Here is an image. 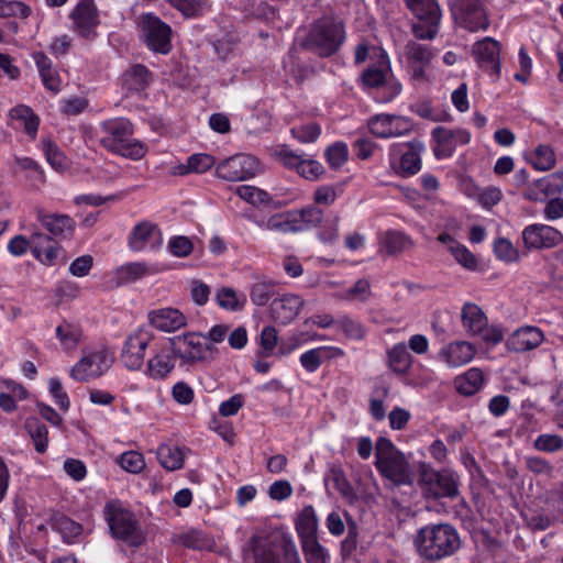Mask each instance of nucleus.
Here are the masks:
<instances>
[{"instance_id":"1","label":"nucleus","mask_w":563,"mask_h":563,"mask_svg":"<svg viewBox=\"0 0 563 563\" xmlns=\"http://www.w3.org/2000/svg\"><path fill=\"white\" fill-rule=\"evenodd\" d=\"M418 553L428 561H440L453 555L461 545L456 529L449 523L428 525L415 537Z\"/></svg>"},{"instance_id":"2","label":"nucleus","mask_w":563,"mask_h":563,"mask_svg":"<svg viewBox=\"0 0 563 563\" xmlns=\"http://www.w3.org/2000/svg\"><path fill=\"white\" fill-rule=\"evenodd\" d=\"M345 37V26L342 20L334 16H321L310 24L300 45L317 56L327 58L338 53Z\"/></svg>"},{"instance_id":"3","label":"nucleus","mask_w":563,"mask_h":563,"mask_svg":"<svg viewBox=\"0 0 563 563\" xmlns=\"http://www.w3.org/2000/svg\"><path fill=\"white\" fill-rule=\"evenodd\" d=\"M100 144L102 147L130 159H141L145 155V146L132 137L133 126L123 118L107 120L100 123Z\"/></svg>"},{"instance_id":"4","label":"nucleus","mask_w":563,"mask_h":563,"mask_svg":"<svg viewBox=\"0 0 563 563\" xmlns=\"http://www.w3.org/2000/svg\"><path fill=\"white\" fill-rule=\"evenodd\" d=\"M104 518L111 536L131 548H139L146 541V532L142 529L135 514L120 501H109L104 506Z\"/></svg>"},{"instance_id":"5","label":"nucleus","mask_w":563,"mask_h":563,"mask_svg":"<svg viewBox=\"0 0 563 563\" xmlns=\"http://www.w3.org/2000/svg\"><path fill=\"white\" fill-rule=\"evenodd\" d=\"M375 449V466L383 477L397 486L413 483L415 474L406 456L389 439L378 438Z\"/></svg>"},{"instance_id":"6","label":"nucleus","mask_w":563,"mask_h":563,"mask_svg":"<svg viewBox=\"0 0 563 563\" xmlns=\"http://www.w3.org/2000/svg\"><path fill=\"white\" fill-rule=\"evenodd\" d=\"M419 486L427 498H453L459 494L460 477L450 470L435 471L421 464Z\"/></svg>"},{"instance_id":"7","label":"nucleus","mask_w":563,"mask_h":563,"mask_svg":"<svg viewBox=\"0 0 563 563\" xmlns=\"http://www.w3.org/2000/svg\"><path fill=\"white\" fill-rule=\"evenodd\" d=\"M407 8L418 19L411 31L419 40H433L439 32L442 12L437 0H405Z\"/></svg>"},{"instance_id":"8","label":"nucleus","mask_w":563,"mask_h":563,"mask_svg":"<svg viewBox=\"0 0 563 563\" xmlns=\"http://www.w3.org/2000/svg\"><path fill=\"white\" fill-rule=\"evenodd\" d=\"M407 8L418 19L411 31L419 40H433L439 32L442 12L437 0H405Z\"/></svg>"},{"instance_id":"9","label":"nucleus","mask_w":563,"mask_h":563,"mask_svg":"<svg viewBox=\"0 0 563 563\" xmlns=\"http://www.w3.org/2000/svg\"><path fill=\"white\" fill-rule=\"evenodd\" d=\"M449 8L455 23L471 32L489 26L488 14L479 0H450Z\"/></svg>"},{"instance_id":"10","label":"nucleus","mask_w":563,"mask_h":563,"mask_svg":"<svg viewBox=\"0 0 563 563\" xmlns=\"http://www.w3.org/2000/svg\"><path fill=\"white\" fill-rule=\"evenodd\" d=\"M261 163L255 156L236 154L220 162L216 167L219 178L228 181H242L261 173Z\"/></svg>"},{"instance_id":"11","label":"nucleus","mask_w":563,"mask_h":563,"mask_svg":"<svg viewBox=\"0 0 563 563\" xmlns=\"http://www.w3.org/2000/svg\"><path fill=\"white\" fill-rule=\"evenodd\" d=\"M141 30L147 47L161 54H167L172 49V29L158 16L145 13L141 16Z\"/></svg>"},{"instance_id":"12","label":"nucleus","mask_w":563,"mask_h":563,"mask_svg":"<svg viewBox=\"0 0 563 563\" xmlns=\"http://www.w3.org/2000/svg\"><path fill=\"white\" fill-rule=\"evenodd\" d=\"M172 354L186 364H195L206 358V352L212 347L201 341V335L188 332L169 339Z\"/></svg>"},{"instance_id":"13","label":"nucleus","mask_w":563,"mask_h":563,"mask_svg":"<svg viewBox=\"0 0 563 563\" xmlns=\"http://www.w3.org/2000/svg\"><path fill=\"white\" fill-rule=\"evenodd\" d=\"M153 339L151 331L140 328L125 339L120 358L130 371H137L143 366L145 350Z\"/></svg>"},{"instance_id":"14","label":"nucleus","mask_w":563,"mask_h":563,"mask_svg":"<svg viewBox=\"0 0 563 563\" xmlns=\"http://www.w3.org/2000/svg\"><path fill=\"white\" fill-rule=\"evenodd\" d=\"M367 126L376 137L388 139L408 134L413 124L409 118L402 115L380 113L372 117Z\"/></svg>"},{"instance_id":"15","label":"nucleus","mask_w":563,"mask_h":563,"mask_svg":"<svg viewBox=\"0 0 563 563\" xmlns=\"http://www.w3.org/2000/svg\"><path fill=\"white\" fill-rule=\"evenodd\" d=\"M404 55L408 65L410 78L417 82L427 80L426 69L433 58L432 48L429 45L420 44L416 41H408Z\"/></svg>"},{"instance_id":"16","label":"nucleus","mask_w":563,"mask_h":563,"mask_svg":"<svg viewBox=\"0 0 563 563\" xmlns=\"http://www.w3.org/2000/svg\"><path fill=\"white\" fill-rule=\"evenodd\" d=\"M522 241L527 250H548L560 245L563 234L553 227L534 223L523 229Z\"/></svg>"},{"instance_id":"17","label":"nucleus","mask_w":563,"mask_h":563,"mask_svg":"<svg viewBox=\"0 0 563 563\" xmlns=\"http://www.w3.org/2000/svg\"><path fill=\"white\" fill-rule=\"evenodd\" d=\"M111 360L106 350L95 351L84 356L70 371V376L79 382L100 377L110 367Z\"/></svg>"},{"instance_id":"18","label":"nucleus","mask_w":563,"mask_h":563,"mask_svg":"<svg viewBox=\"0 0 563 563\" xmlns=\"http://www.w3.org/2000/svg\"><path fill=\"white\" fill-rule=\"evenodd\" d=\"M75 31L84 38L97 36L96 29L100 23L99 12L93 0H80L70 13Z\"/></svg>"},{"instance_id":"19","label":"nucleus","mask_w":563,"mask_h":563,"mask_svg":"<svg viewBox=\"0 0 563 563\" xmlns=\"http://www.w3.org/2000/svg\"><path fill=\"white\" fill-rule=\"evenodd\" d=\"M431 134L437 142L433 152L438 158L451 156L456 146L465 145L471 141L470 132L464 129L435 126Z\"/></svg>"},{"instance_id":"20","label":"nucleus","mask_w":563,"mask_h":563,"mask_svg":"<svg viewBox=\"0 0 563 563\" xmlns=\"http://www.w3.org/2000/svg\"><path fill=\"white\" fill-rule=\"evenodd\" d=\"M162 243L163 235L159 228L150 221L139 222L128 235V245L134 252H142L147 247L156 250Z\"/></svg>"},{"instance_id":"21","label":"nucleus","mask_w":563,"mask_h":563,"mask_svg":"<svg viewBox=\"0 0 563 563\" xmlns=\"http://www.w3.org/2000/svg\"><path fill=\"white\" fill-rule=\"evenodd\" d=\"M303 303V299L295 294H284L274 298L271 303L272 318L283 324H288L298 316Z\"/></svg>"},{"instance_id":"22","label":"nucleus","mask_w":563,"mask_h":563,"mask_svg":"<svg viewBox=\"0 0 563 563\" xmlns=\"http://www.w3.org/2000/svg\"><path fill=\"white\" fill-rule=\"evenodd\" d=\"M544 341L543 332L532 325H526L516 330L506 342L508 351L527 352L537 349Z\"/></svg>"},{"instance_id":"23","label":"nucleus","mask_w":563,"mask_h":563,"mask_svg":"<svg viewBox=\"0 0 563 563\" xmlns=\"http://www.w3.org/2000/svg\"><path fill=\"white\" fill-rule=\"evenodd\" d=\"M563 188V174L552 173L528 185L525 197L531 201H542L548 196L561 191Z\"/></svg>"},{"instance_id":"24","label":"nucleus","mask_w":563,"mask_h":563,"mask_svg":"<svg viewBox=\"0 0 563 563\" xmlns=\"http://www.w3.org/2000/svg\"><path fill=\"white\" fill-rule=\"evenodd\" d=\"M37 219L58 240H67L74 235L76 223L67 214L44 213L42 210H37Z\"/></svg>"},{"instance_id":"25","label":"nucleus","mask_w":563,"mask_h":563,"mask_svg":"<svg viewBox=\"0 0 563 563\" xmlns=\"http://www.w3.org/2000/svg\"><path fill=\"white\" fill-rule=\"evenodd\" d=\"M150 323L162 332H174L187 324V318L178 309L161 308L148 312Z\"/></svg>"},{"instance_id":"26","label":"nucleus","mask_w":563,"mask_h":563,"mask_svg":"<svg viewBox=\"0 0 563 563\" xmlns=\"http://www.w3.org/2000/svg\"><path fill=\"white\" fill-rule=\"evenodd\" d=\"M462 324L464 329L485 340L489 339V330L487 329V317L482 309L472 302H466L461 312Z\"/></svg>"},{"instance_id":"27","label":"nucleus","mask_w":563,"mask_h":563,"mask_svg":"<svg viewBox=\"0 0 563 563\" xmlns=\"http://www.w3.org/2000/svg\"><path fill=\"white\" fill-rule=\"evenodd\" d=\"M473 345L465 341L451 342L439 352V358L450 367L467 364L474 357Z\"/></svg>"},{"instance_id":"28","label":"nucleus","mask_w":563,"mask_h":563,"mask_svg":"<svg viewBox=\"0 0 563 563\" xmlns=\"http://www.w3.org/2000/svg\"><path fill=\"white\" fill-rule=\"evenodd\" d=\"M277 283L264 275H255L250 287V299L257 307L266 306L277 295Z\"/></svg>"},{"instance_id":"29","label":"nucleus","mask_w":563,"mask_h":563,"mask_svg":"<svg viewBox=\"0 0 563 563\" xmlns=\"http://www.w3.org/2000/svg\"><path fill=\"white\" fill-rule=\"evenodd\" d=\"M295 528L300 542L318 538L319 520L311 505L305 506L297 515Z\"/></svg>"},{"instance_id":"30","label":"nucleus","mask_w":563,"mask_h":563,"mask_svg":"<svg viewBox=\"0 0 563 563\" xmlns=\"http://www.w3.org/2000/svg\"><path fill=\"white\" fill-rule=\"evenodd\" d=\"M379 252L390 256L398 255L413 247L412 240L396 230H388L383 233L379 238Z\"/></svg>"},{"instance_id":"31","label":"nucleus","mask_w":563,"mask_h":563,"mask_svg":"<svg viewBox=\"0 0 563 563\" xmlns=\"http://www.w3.org/2000/svg\"><path fill=\"white\" fill-rule=\"evenodd\" d=\"M33 59L38 68L44 87L54 93H58L62 80L58 71L53 67L52 60L43 52L34 53Z\"/></svg>"},{"instance_id":"32","label":"nucleus","mask_w":563,"mask_h":563,"mask_svg":"<svg viewBox=\"0 0 563 563\" xmlns=\"http://www.w3.org/2000/svg\"><path fill=\"white\" fill-rule=\"evenodd\" d=\"M343 350L336 346H320L301 354L300 364L309 373L316 372L324 360L342 356Z\"/></svg>"},{"instance_id":"33","label":"nucleus","mask_w":563,"mask_h":563,"mask_svg":"<svg viewBox=\"0 0 563 563\" xmlns=\"http://www.w3.org/2000/svg\"><path fill=\"white\" fill-rule=\"evenodd\" d=\"M438 240L442 243H450L449 251L461 266L470 271L477 268L475 255L465 245L454 241L449 234H440Z\"/></svg>"},{"instance_id":"34","label":"nucleus","mask_w":563,"mask_h":563,"mask_svg":"<svg viewBox=\"0 0 563 563\" xmlns=\"http://www.w3.org/2000/svg\"><path fill=\"white\" fill-rule=\"evenodd\" d=\"M24 428L33 441L35 451L43 454L48 446V429L35 417H29L25 420Z\"/></svg>"},{"instance_id":"35","label":"nucleus","mask_w":563,"mask_h":563,"mask_svg":"<svg viewBox=\"0 0 563 563\" xmlns=\"http://www.w3.org/2000/svg\"><path fill=\"white\" fill-rule=\"evenodd\" d=\"M174 367L173 356L162 351L148 360L146 374L153 379H164Z\"/></svg>"},{"instance_id":"36","label":"nucleus","mask_w":563,"mask_h":563,"mask_svg":"<svg viewBox=\"0 0 563 563\" xmlns=\"http://www.w3.org/2000/svg\"><path fill=\"white\" fill-rule=\"evenodd\" d=\"M388 366L396 374H406L411 366V355L405 343H397L387 352Z\"/></svg>"},{"instance_id":"37","label":"nucleus","mask_w":563,"mask_h":563,"mask_svg":"<svg viewBox=\"0 0 563 563\" xmlns=\"http://www.w3.org/2000/svg\"><path fill=\"white\" fill-rule=\"evenodd\" d=\"M325 483H331L333 488L336 489L344 499L349 501L355 499V492L340 466H331L325 476Z\"/></svg>"},{"instance_id":"38","label":"nucleus","mask_w":563,"mask_h":563,"mask_svg":"<svg viewBox=\"0 0 563 563\" xmlns=\"http://www.w3.org/2000/svg\"><path fill=\"white\" fill-rule=\"evenodd\" d=\"M483 373L478 368H471L455 379L456 390L465 396L474 395L483 385Z\"/></svg>"},{"instance_id":"39","label":"nucleus","mask_w":563,"mask_h":563,"mask_svg":"<svg viewBox=\"0 0 563 563\" xmlns=\"http://www.w3.org/2000/svg\"><path fill=\"white\" fill-rule=\"evenodd\" d=\"M157 459L167 471H176L184 466V454L178 446L163 444L157 449Z\"/></svg>"},{"instance_id":"40","label":"nucleus","mask_w":563,"mask_h":563,"mask_svg":"<svg viewBox=\"0 0 563 563\" xmlns=\"http://www.w3.org/2000/svg\"><path fill=\"white\" fill-rule=\"evenodd\" d=\"M409 150L400 157L401 173L406 176L417 174L421 168L420 152L423 150L421 143H409Z\"/></svg>"},{"instance_id":"41","label":"nucleus","mask_w":563,"mask_h":563,"mask_svg":"<svg viewBox=\"0 0 563 563\" xmlns=\"http://www.w3.org/2000/svg\"><path fill=\"white\" fill-rule=\"evenodd\" d=\"M263 227L269 231H278L283 233H291L302 231V227L298 224V221L294 217V213L274 214L272 216Z\"/></svg>"},{"instance_id":"42","label":"nucleus","mask_w":563,"mask_h":563,"mask_svg":"<svg viewBox=\"0 0 563 563\" xmlns=\"http://www.w3.org/2000/svg\"><path fill=\"white\" fill-rule=\"evenodd\" d=\"M530 163L537 170L545 172L555 166L556 156L551 146L542 144L531 153Z\"/></svg>"},{"instance_id":"43","label":"nucleus","mask_w":563,"mask_h":563,"mask_svg":"<svg viewBox=\"0 0 563 563\" xmlns=\"http://www.w3.org/2000/svg\"><path fill=\"white\" fill-rule=\"evenodd\" d=\"M10 117L14 120L23 122L26 133L31 136H35L40 120L30 107L19 104L10 110Z\"/></svg>"},{"instance_id":"44","label":"nucleus","mask_w":563,"mask_h":563,"mask_svg":"<svg viewBox=\"0 0 563 563\" xmlns=\"http://www.w3.org/2000/svg\"><path fill=\"white\" fill-rule=\"evenodd\" d=\"M473 55L479 67L493 71V37L486 36L473 45Z\"/></svg>"},{"instance_id":"45","label":"nucleus","mask_w":563,"mask_h":563,"mask_svg":"<svg viewBox=\"0 0 563 563\" xmlns=\"http://www.w3.org/2000/svg\"><path fill=\"white\" fill-rule=\"evenodd\" d=\"M390 65L387 59L382 66H371L362 74V82L368 88H377L384 86L386 79L390 75Z\"/></svg>"},{"instance_id":"46","label":"nucleus","mask_w":563,"mask_h":563,"mask_svg":"<svg viewBox=\"0 0 563 563\" xmlns=\"http://www.w3.org/2000/svg\"><path fill=\"white\" fill-rule=\"evenodd\" d=\"M371 296V284L364 278L356 280L352 287L336 295L339 299L350 302H366Z\"/></svg>"},{"instance_id":"47","label":"nucleus","mask_w":563,"mask_h":563,"mask_svg":"<svg viewBox=\"0 0 563 563\" xmlns=\"http://www.w3.org/2000/svg\"><path fill=\"white\" fill-rule=\"evenodd\" d=\"M300 545L307 563L329 562L330 554L318 538L300 542Z\"/></svg>"},{"instance_id":"48","label":"nucleus","mask_w":563,"mask_h":563,"mask_svg":"<svg viewBox=\"0 0 563 563\" xmlns=\"http://www.w3.org/2000/svg\"><path fill=\"white\" fill-rule=\"evenodd\" d=\"M338 328L343 332L347 340L361 341L366 335L365 325L349 316H342L336 320Z\"/></svg>"},{"instance_id":"49","label":"nucleus","mask_w":563,"mask_h":563,"mask_svg":"<svg viewBox=\"0 0 563 563\" xmlns=\"http://www.w3.org/2000/svg\"><path fill=\"white\" fill-rule=\"evenodd\" d=\"M245 301V296L239 297L230 287H223L217 294L218 305L227 310L240 311L244 308Z\"/></svg>"},{"instance_id":"50","label":"nucleus","mask_w":563,"mask_h":563,"mask_svg":"<svg viewBox=\"0 0 563 563\" xmlns=\"http://www.w3.org/2000/svg\"><path fill=\"white\" fill-rule=\"evenodd\" d=\"M32 13L30 5L18 0H0V18L26 19Z\"/></svg>"},{"instance_id":"51","label":"nucleus","mask_w":563,"mask_h":563,"mask_svg":"<svg viewBox=\"0 0 563 563\" xmlns=\"http://www.w3.org/2000/svg\"><path fill=\"white\" fill-rule=\"evenodd\" d=\"M292 213L298 224L302 227V231L319 225L323 219V211L316 206H309Z\"/></svg>"},{"instance_id":"52","label":"nucleus","mask_w":563,"mask_h":563,"mask_svg":"<svg viewBox=\"0 0 563 563\" xmlns=\"http://www.w3.org/2000/svg\"><path fill=\"white\" fill-rule=\"evenodd\" d=\"M56 336L64 347L74 349L80 340L81 331L71 323L63 322L56 328Z\"/></svg>"},{"instance_id":"53","label":"nucleus","mask_w":563,"mask_h":563,"mask_svg":"<svg viewBox=\"0 0 563 563\" xmlns=\"http://www.w3.org/2000/svg\"><path fill=\"white\" fill-rule=\"evenodd\" d=\"M146 274V267L142 263H129L119 267L115 272L118 284H129L142 278Z\"/></svg>"},{"instance_id":"54","label":"nucleus","mask_w":563,"mask_h":563,"mask_svg":"<svg viewBox=\"0 0 563 563\" xmlns=\"http://www.w3.org/2000/svg\"><path fill=\"white\" fill-rule=\"evenodd\" d=\"M125 81L135 90L144 89L148 82L151 73L144 65H134L125 73Z\"/></svg>"},{"instance_id":"55","label":"nucleus","mask_w":563,"mask_h":563,"mask_svg":"<svg viewBox=\"0 0 563 563\" xmlns=\"http://www.w3.org/2000/svg\"><path fill=\"white\" fill-rule=\"evenodd\" d=\"M324 156L330 167L338 169L347 161V146L343 142H335L325 150Z\"/></svg>"},{"instance_id":"56","label":"nucleus","mask_w":563,"mask_h":563,"mask_svg":"<svg viewBox=\"0 0 563 563\" xmlns=\"http://www.w3.org/2000/svg\"><path fill=\"white\" fill-rule=\"evenodd\" d=\"M290 133L301 143H313L319 139L321 128L318 123L310 122L291 128Z\"/></svg>"},{"instance_id":"57","label":"nucleus","mask_w":563,"mask_h":563,"mask_svg":"<svg viewBox=\"0 0 563 563\" xmlns=\"http://www.w3.org/2000/svg\"><path fill=\"white\" fill-rule=\"evenodd\" d=\"M495 256L507 264L516 263L520 258L519 251L507 239L495 241Z\"/></svg>"},{"instance_id":"58","label":"nucleus","mask_w":563,"mask_h":563,"mask_svg":"<svg viewBox=\"0 0 563 563\" xmlns=\"http://www.w3.org/2000/svg\"><path fill=\"white\" fill-rule=\"evenodd\" d=\"M536 450L554 453L563 449V438L559 434H540L533 442Z\"/></svg>"},{"instance_id":"59","label":"nucleus","mask_w":563,"mask_h":563,"mask_svg":"<svg viewBox=\"0 0 563 563\" xmlns=\"http://www.w3.org/2000/svg\"><path fill=\"white\" fill-rule=\"evenodd\" d=\"M119 463L129 473L137 474L145 467V461L141 453L129 451L121 454Z\"/></svg>"},{"instance_id":"60","label":"nucleus","mask_w":563,"mask_h":563,"mask_svg":"<svg viewBox=\"0 0 563 563\" xmlns=\"http://www.w3.org/2000/svg\"><path fill=\"white\" fill-rule=\"evenodd\" d=\"M236 195L252 205L263 203L269 200V196L266 191L249 185L239 186L236 188Z\"/></svg>"},{"instance_id":"61","label":"nucleus","mask_w":563,"mask_h":563,"mask_svg":"<svg viewBox=\"0 0 563 563\" xmlns=\"http://www.w3.org/2000/svg\"><path fill=\"white\" fill-rule=\"evenodd\" d=\"M43 150L49 165L56 170H63L66 167V157L60 150L51 141L43 142Z\"/></svg>"},{"instance_id":"62","label":"nucleus","mask_w":563,"mask_h":563,"mask_svg":"<svg viewBox=\"0 0 563 563\" xmlns=\"http://www.w3.org/2000/svg\"><path fill=\"white\" fill-rule=\"evenodd\" d=\"M189 166L191 173L202 174L209 170L216 164V158L206 153H196L188 157Z\"/></svg>"},{"instance_id":"63","label":"nucleus","mask_w":563,"mask_h":563,"mask_svg":"<svg viewBox=\"0 0 563 563\" xmlns=\"http://www.w3.org/2000/svg\"><path fill=\"white\" fill-rule=\"evenodd\" d=\"M88 107V100L74 96L60 101V112L65 115H78Z\"/></svg>"},{"instance_id":"64","label":"nucleus","mask_w":563,"mask_h":563,"mask_svg":"<svg viewBox=\"0 0 563 563\" xmlns=\"http://www.w3.org/2000/svg\"><path fill=\"white\" fill-rule=\"evenodd\" d=\"M168 249L177 257L188 256L194 249L191 241L186 236H175L169 240Z\"/></svg>"}]
</instances>
